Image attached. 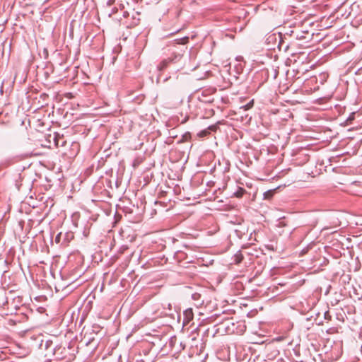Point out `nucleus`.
<instances>
[{"mask_svg":"<svg viewBox=\"0 0 362 362\" xmlns=\"http://www.w3.org/2000/svg\"><path fill=\"white\" fill-rule=\"evenodd\" d=\"M194 317V313L192 308H188L184 312L183 324L187 325Z\"/></svg>","mask_w":362,"mask_h":362,"instance_id":"obj_1","label":"nucleus"},{"mask_svg":"<svg viewBox=\"0 0 362 362\" xmlns=\"http://www.w3.org/2000/svg\"><path fill=\"white\" fill-rule=\"evenodd\" d=\"M209 134V130H203L200 132L199 136H205Z\"/></svg>","mask_w":362,"mask_h":362,"instance_id":"obj_6","label":"nucleus"},{"mask_svg":"<svg viewBox=\"0 0 362 362\" xmlns=\"http://www.w3.org/2000/svg\"><path fill=\"white\" fill-rule=\"evenodd\" d=\"M172 62L170 58L163 59L158 66V69L162 71L165 69Z\"/></svg>","mask_w":362,"mask_h":362,"instance_id":"obj_2","label":"nucleus"},{"mask_svg":"<svg viewBox=\"0 0 362 362\" xmlns=\"http://www.w3.org/2000/svg\"><path fill=\"white\" fill-rule=\"evenodd\" d=\"M245 190L243 189V188H241L240 187L235 193H234V195L238 197V198H240L243 196V194H245Z\"/></svg>","mask_w":362,"mask_h":362,"instance_id":"obj_3","label":"nucleus"},{"mask_svg":"<svg viewBox=\"0 0 362 362\" xmlns=\"http://www.w3.org/2000/svg\"><path fill=\"white\" fill-rule=\"evenodd\" d=\"M253 105V100H252L251 102H250L249 103H247L246 105L244 106V109L245 110H247L249 109H250Z\"/></svg>","mask_w":362,"mask_h":362,"instance_id":"obj_4","label":"nucleus"},{"mask_svg":"<svg viewBox=\"0 0 362 362\" xmlns=\"http://www.w3.org/2000/svg\"><path fill=\"white\" fill-rule=\"evenodd\" d=\"M188 40L189 38L187 37H183L182 39L180 40L181 42H179L178 43L182 45L186 44L188 42Z\"/></svg>","mask_w":362,"mask_h":362,"instance_id":"obj_5","label":"nucleus"}]
</instances>
